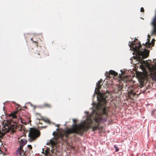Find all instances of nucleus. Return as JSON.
<instances>
[{"instance_id": "20e7f679", "label": "nucleus", "mask_w": 156, "mask_h": 156, "mask_svg": "<svg viewBox=\"0 0 156 156\" xmlns=\"http://www.w3.org/2000/svg\"><path fill=\"white\" fill-rule=\"evenodd\" d=\"M129 45L130 48V50L134 51L133 52L132 54H135V56H133L130 59L131 63H133V65L134 64L135 66H136V64L134 63L135 60L136 61V41L129 42Z\"/></svg>"}, {"instance_id": "f3484780", "label": "nucleus", "mask_w": 156, "mask_h": 156, "mask_svg": "<svg viewBox=\"0 0 156 156\" xmlns=\"http://www.w3.org/2000/svg\"><path fill=\"white\" fill-rule=\"evenodd\" d=\"M55 131L53 132L52 133L53 135L55 137Z\"/></svg>"}, {"instance_id": "9d476101", "label": "nucleus", "mask_w": 156, "mask_h": 156, "mask_svg": "<svg viewBox=\"0 0 156 156\" xmlns=\"http://www.w3.org/2000/svg\"><path fill=\"white\" fill-rule=\"evenodd\" d=\"M114 147L115 149V151L116 152H118L119 151V148L116 145H114Z\"/></svg>"}, {"instance_id": "aec40b11", "label": "nucleus", "mask_w": 156, "mask_h": 156, "mask_svg": "<svg viewBox=\"0 0 156 156\" xmlns=\"http://www.w3.org/2000/svg\"><path fill=\"white\" fill-rule=\"evenodd\" d=\"M138 80L140 82V79L139 78L138 79Z\"/></svg>"}, {"instance_id": "bb28decb", "label": "nucleus", "mask_w": 156, "mask_h": 156, "mask_svg": "<svg viewBox=\"0 0 156 156\" xmlns=\"http://www.w3.org/2000/svg\"><path fill=\"white\" fill-rule=\"evenodd\" d=\"M150 37V35H148V37Z\"/></svg>"}, {"instance_id": "1a4fd4ad", "label": "nucleus", "mask_w": 156, "mask_h": 156, "mask_svg": "<svg viewBox=\"0 0 156 156\" xmlns=\"http://www.w3.org/2000/svg\"><path fill=\"white\" fill-rule=\"evenodd\" d=\"M110 74L114 76H116L117 75V73L113 70H111L109 71V73L107 75H106V76L107 77H110L109 76Z\"/></svg>"}, {"instance_id": "dca6fc26", "label": "nucleus", "mask_w": 156, "mask_h": 156, "mask_svg": "<svg viewBox=\"0 0 156 156\" xmlns=\"http://www.w3.org/2000/svg\"><path fill=\"white\" fill-rule=\"evenodd\" d=\"M55 126H57L58 127L57 128V129H56V131H58V127H59V125H58V124H57V125H56Z\"/></svg>"}, {"instance_id": "5701e85b", "label": "nucleus", "mask_w": 156, "mask_h": 156, "mask_svg": "<svg viewBox=\"0 0 156 156\" xmlns=\"http://www.w3.org/2000/svg\"><path fill=\"white\" fill-rule=\"evenodd\" d=\"M135 40H136V38L135 37Z\"/></svg>"}, {"instance_id": "b1692460", "label": "nucleus", "mask_w": 156, "mask_h": 156, "mask_svg": "<svg viewBox=\"0 0 156 156\" xmlns=\"http://www.w3.org/2000/svg\"><path fill=\"white\" fill-rule=\"evenodd\" d=\"M48 143H47L46 144H47V145H48Z\"/></svg>"}, {"instance_id": "f257e3e1", "label": "nucleus", "mask_w": 156, "mask_h": 156, "mask_svg": "<svg viewBox=\"0 0 156 156\" xmlns=\"http://www.w3.org/2000/svg\"><path fill=\"white\" fill-rule=\"evenodd\" d=\"M102 81L101 79L96 84V87L95 88L94 91L95 94H95L97 95V98L98 103L94 106L92 113L90 114H88L87 115V117L91 120V122H88V121H87L86 124L89 125V127L87 129H85V130L90 127L92 125H95V126L92 128V130L95 131L98 128L99 123L104 122L106 121L105 118L103 119L101 115L102 114L106 116L108 111V109L105 105L106 101L105 95L101 93L99 90L102 84H101Z\"/></svg>"}, {"instance_id": "423d86ee", "label": "nucleus", "mask_w": 156, "mask_h": 156, "mask_svg": "<svg viewBox=\"0 0 156 156\" xmlns=\"http://www.w3.org/2000/svg\"><path fill=\"white\" fill-rule=\"evenodd\" d=\"M4 128L6 129L5 132H8L12 130V132L14 133L15 131L14 129L16 128V122L13 124H5L4 126Z\"/></svg>"}, {"instance_id": "4468645a", "label": "nucleus", "mask_w": 156, "mask_h": 156, "mask_svg": "<svg viewBox=\"0 0 156 156\" xmlns=\"http://www.w3.org/2000/svg\"><path fill=\"white\" fill-rule=\"evenodd\" d=\"M54 148L53 147H52L51 150V152L52 153H54Z\"/></svg>"}, {"instance_id": "f8f14e48", "label": "nucleus", "mask_w": 156, "mask_h": 156, "mask_svg": "<svg viewBox=\"0 0 156 156\" xmlns=\"http://www.w3.org/2000/svg\"><path fill=\"white\" fill-rule=\"evenodd\" d=\"M144 10L143 7H141L140 9V12H144Z\"/></svg>"}, {"instance_id": "a878e982", "label": "nucleus", "mask_w": 156, "mask_h": 156, "mask_svg": "<svg viewBox=\"0 0 156 156\" xmlns=\"http://www.w3.org/2000/svg\"><path fill=\"white\" fill-rule=\"evenodd\" d=\"M5 102L4 103H3V104H4H4H5Z\"/></svg>"}, {"instance_id": "a211bd4d", "label": "nucleus", "mask_w": 156, "mask_h": 156, "mask_svg": "<svg viewBox=\"0 0 156 156\" xmlns=\"http://www.w3.org/2000/svg\"><path fill=\"white\" fill-rule=\"evenodd\" d=\"M137 78H138V75H139L138 72V71H137Z\"/></svg>"}, {"instance_id": "412c9836", "label": "nucleus", "mask_w": 156, "mask_h": 156, "mask_svg": "<svg viewBox=\"0 0 156 156\" xmlns=\"http://www.w3.org/2000/svg\"><path fill=\"white\" fill-rule=\"evenodd\" d=\"M122 70H121V72L122 73H123L122 72Z\"/></svg>"}, {"instance_id": "4be33fe9", "label": "nucleus", "mask_w": 156, "mask_h": 156, "mask_svg": "<svg viewBox=\"0 0 156 156\" xmlns=\"http://www.w3.org/2000/svg\"><path fill=\"white\" fill-rule=\"evenodd\" d=\"M44 151V149L43 148H42V152H43Z\"/></svg>"}, {"instance_id": "9b49d317", "label": "nucleus", "mask_w": 156, "mask_h": 156, "mask_svg": "<svg viewBox=\"0 0 156 156\" xmlns=\"http://www.w3.org/2000/svg\"><path fill=\"white\" fill-rule=\"evenodd\" d=\"M27 146L29 149V150L30 151V150L32 148L31 146L30 145H28Z\"/></svg>"}, {"instance_id": "2eb2a0df", "label": "nucleus", "mask_w": 156, "mask_h": 156, "mask_svg": "<svg viewBox=\"0 0 156 156\" xmlns=\"http://www.w3.org/2000/svg\"><path fill=\"white\" fill-rule=\"evenodd\" d=\"M152 78L155 80H156V74H154V77H152Z\"/></svg>"}, {"instance_id": "ddd939ff", "label": "nucleus", "mask_w": 156, "mask_h": 156, "mask_svg": "<svg viewBox=\"0 0 156 156\" xmlns=\"http://www.w3.org/2000/svg\"><path fill=\"white\" fill-rule=\"evenodd\" d=\"M12 116L13 118H16V116L14 114H12Z\"/></svg>"}, {"instance_id": "7ed1b4c3", "label": "nucleus", "mask_w": 156, "mask_h": 156, "mask_svg": "<svg viewBox=\"0 0 156 156\" xmlns=\"http://www.w3.org/2000/svg\"><path fill=\"white\" fill-rule=\"evenodd\" d=\"M85 113L86 114V116L83 118V120H82L81 122L78 125H75L74 124V122L76 121V119H73V122L72 125L73 128L72 129H69L66 130V132L68 134L72 133H75L77 134H81L86 129H87L89 127L88 125L86 124L87 121L88 120V122H91V120L89 119V118L87 117V115H88V112L85 111Z\"/></svg>"}, {"instance_id": "6e6552de", "label": "nucleus", "mask_w": 156, "mask_h": 156, "mask_svg": "<svg viewBox=\"0 0 156 156\" xmlns=\"http://www.w3.org/2000/svg\"><path fill=\"white\" fill-rule=\"evenodd\" d=\"M62 137L63 136L61 134H57L56 136L55 137L56 141H54L52 140H50V143L51 144V146H53L56 145L58 142L57 140L59 138H60L61 140H62Z\"/></svg>"}, {"instance_id": "39448f33", "label": "nucleus", "mask_w": 156, "mask_h": 156, "mask_svg": "<svg viewBox=\"0 0 156 156\" xmlns=\"http://www.w3.org/2000/svg\"><path fill=\"white\" fill-rule=\"evenodd\" d=\"M40 135V133L36 129H32L29 132L28 136L30 138L29 140L32 141L36 139Z\"/></svg>"}, {"instance_id": "6ab92c4d", "label": "nucleus", "mask_w": 156, "mask_h": 156, "mask_svg": "<svg viewBox=\"0 0 156 156\" xmlns=\"http://www.w3.org/2000/svg\"><path fill=\"white\" fill-rule=\"evenodd\" d=\"M135 74L136 75V70L135 71Z\"/></svg>"}, {"instance_id": "0eeeda50", "label": "nucleus", "mask_w": 156, "mask_h": 156, "mask_svg": "<svg viewBox=\"0 0 156 156\" xmlns=\"http://www.w3.org/2000/svg\"><path fill=\"white\" fill-rule=\"evenodd\" d=\"M21 142L20 143L19 147L16 150V154H18L19 155L21 154V151L22 150L23 152V155L25 154V153H24V151L22 149L23 146L25 145L27 143V141L25 140H21Z\"/></svg>"}, {"instance_id": "393cba45", "label": "nucleus", "mask_w": 156, "mask_h": 156, "mask_svg": "<svg viewBox=\"0 0 156 156\" xmlns=\"http://www.w3.org/2000/svg\"><path fill=\"white\" fill-rule=\"evenodd\" d=\"M32 39H32V38H31V41H32Z\"/></svg>"}, {"instance_id": "f03ea898", "label": "nucleus", "mask_w": 156, "mask_h": 156, "mask_svg": "<svg viewBox=\"0 0 156 156\" xmlns=\"http://www.w3.org/2000/svg\"><path fill=\"white\" fill-rule=\"evenodd\" d=\"M154 39L152 41V43L146 42L145 44L141 45L140 42L137 39V67L139 66L143 70L145 69V66L147 64V61L144 60V59L147 58L149 55V51L145 49L146 48H150L151 45L153 46L154 44Z\"/></svg>"}]
</instances>
